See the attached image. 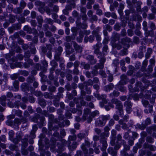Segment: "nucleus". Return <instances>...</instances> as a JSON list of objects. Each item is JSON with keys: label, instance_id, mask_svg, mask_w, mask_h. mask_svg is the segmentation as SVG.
<instances>
[{"label": "nucleus", "instance_id": "f257e3e1", "mask_svg": "<svg viewBox=\"0 0 156 156\" xmlns=\"http://www.w3.org/2000/svg\"><path fill=\"white\" fill-rule=\"evenodd\" d=\"M105 136L108 137V134H106L105 133H102L100 135L101 138L100 139V141L102 144V147L101 148V150L102 151H106V150L108 146L107 142V139L105 138Z\"/></svg>", "mask_w": 156, "mask_h": 156}, {"label": "nucleus", "instance_id": "f03ea898", "mask_svg": "<svg viewBox=\"0 0 156 156\" xmlns=\"http://www.w3.org/2000/svg\"><path fill=\"white\" fill-rule=\"evenodd\" d=\"M111 102L112 104L116 105V108L119 110L120 114H122L123 113L122 110L123 106L121 102L118 99L115 98L112 99Z\"/></svg>", "mask_w": 156, "mask_h": 156}, {"label": "nucleus", "instance_id": "7ed1b4c3", "mask_svg": "<svg viewBox=\"0 0 156 156\" xmlns=\"http://www.w3.org/2000/svg\"><path fill=\"white\" fill-rule=\"evenodd\" d=\"M142 2L140 1L137 2V12H147L148 10V8L147 6L144 7L142 9L140 8V5L142 4Z\"/></svg>", "mask_w": 156, "mask_h": 156}, {"label": "nucleus", "instance_id": "20e7f679", "mask_svg": "<svg viewBox=\"0 0 156 156\" xmlns=\"http://www.w3.org/2000/svg\"><path fill=\"white\" fill-rule=\"evenodd\" d=\"M93 12L91 10H89L87 13L88 16L92 21H97L98 20L97 16L96 15H93Z\"/></svg>", "mask_w": 156, "mask_h": 156}, {"label": "nucleus", "instance_id": "39448f33", "mask_svg": "<svg viewBox=\"0 0 156 156\" xmlns=\"http://www.w3.org/2000/svg\"><path fill=\"white\" fill-rule=\"evenodd\" d=\"M124 105L126 107V111L128 114L130 113L132 111L131 107L132 106V104L129 101H126L125 102Z\"/></svg>", "mask_w": 156, "mask_h": 156}, {"label": "nucleus", "instance_id": "423d86ee", "mask_svg": "<svg viewBox=\"0 0 156 156\" xmlns=\"http://www.w3.org/2000/svg\"><path fill=\"white\" fill-rule=\"evenodd\" d=\"M99 114V112L97 111H95L92 112L90 114V116L87 118V122L89 123L90 122L92 121V118L94 117L95 116L98 115Z\"/></svg>", "mask_w": 156, "mask_h": 156}, {"label": "nucleus", "instance_id": "0eeeda50", "mask_svg": "<svg viewBox=\"0 0 156 156\" xmlns=\"http://www.w3.org/2000/svg\"><path fill=\"white\" fill-rule=\"evenodd\" d=\"M121 80L119 83L121 85H125L128 82V80L126 76L125 75H122L121 76Z\"/></svg>", "mask_w": 156, "mask_h": 156}, {"label": "nucleus", "instance_id": "6e6552de", "mask_svg": "<svg viewBox=\"0 0 156 156\" xmlns=\"http://www.w3.org/2000/svg\"><path fill=\"white\" fill-rule=\"evenodd\" d=\"M131 133V131L130 130H128L127 132L125 133L123 136L124 138L126 140L129 139L131 136L130 134Z\"/></svg>", "mask_w": 156, "mask_h": 156}, {"label": "nucleus", "instance_id": "1a4fd4ad", "mask_svg": "<svg viewBox=\"0 0 156 156\" xmlns=\"http://www.w3.org/2000/svg\"><path fill=\"white\" fill-rule=\"evenodd\" d=\"M73 45L75 49L77 52H81L82 51V47L79 46L76 42H73Z\"/></svg>", "mask_w": 156, "mask_h": 156}, {"label": "nucleus", "instance_id": "9d476101", "mask_svg": "<svg viewBox=\"0 0 156 156\" xmlns=\"http://www.w3.org/2000/svg\"><path fill=\"white\" fill-rule=\"evenodd\" d=\"M92 34L94 36L96 37V39L97 41H99L101 40V37L100 35L98 34V32L94 30L92 32Z\"/></svg>", "mask_w": 156, "mask_h": 156}, {"label": "nucleus", "instance_id": "9b49d317", "mask_svg": "<svg viewBox=\"0 0 156 156\" xmlns=\"http://www.w3.org/2000/svg\"><path fill=\"white\" fill-rule=\"evenodd\" d=\"M108 152L113 156H116L117 152L114 151L112 147H109L108 149Z\"/></svg>", "mask_w": 156, "mask_h": 156}, {"label": "nucleus", "instance_id": "f8f14e48", "mask_svg": "<svg viewBox=\"0 0 156 156\" xmlns=\"http://www.w3.org/2000/svg\"><path fill=\"white\" fill-rule=\"evenodd\" d=\"M144 30L145 31V35L146 37H148L149 36H153L154 35V34L153 30Z\"/></svg>", "mask_w": 156, "mask_h": 156}, {"label": "nucleus", "instance_id": "ddd939ff", "mask_svg": "<svg viewBox=\"0 0 156 156\" xmlns=\"http://www.w3.org/2000/svg\"><path fill=\"white\" fill-rule=\"evenodd\" d=\"M105 124V123L104 122H103L102 120L100 119H99L98 121H97L95 122V125L96 126H103Z\"/></svg>", "mask_w": 156, "mask_h": 156}, {"label": "nucleus", "instance_id": "4468645a", "mask_svg": "<svg viewBox=\"0 0 156 156\" xmlns=\"http://www.w3.org/2000/svg\"><path fill=\"white\" fill-rule=\"evenodd\" d=\"M120 38V35L116 33L114 34L112 37V41L113 42L119 40Z\"/></svg>", "mask_w": 156, "mask_h": 156}, {"label": "nucleus", "instance_id": "2eb2a0df", "mask_svg": "<svg viewBox=\"0 0 156 156\" xmlns=\"http://www.w3.org/2000/svg\"><path fill=\"white\" fill-rule=\"evenodd\" d=\"M99 119H101L102 121L105 124L107 121L110 119V117L109 115L102 116L101 117L99 118Z\"/></svg>", "mask_w": 156, "mask_h": 156}, {"label": "nucleus", "instance_id": "dca6fc26", "mask_svg": "<svg viewBox=\"0 0 156 156\" xmlns=\"http://www.w3.org/2000/svg\"><path fill=\"white\" fill-rule=\"evenodd\" d=\"M114 87V86L112 83H110L108 85L105 86V88L106 91H109L112 89Z\"/></svg>", "mask_w": 156, "mask_h": 156}, {"label": "nucleus", "instance_id": "f3484780", "mask_svg": "<svg viewBox=\"0 0 156 156\" xmlns=\"http://www.w3.org/2000/svg\"><path fill=\"white\" fill-rule=\"evenodd\" d=\"M152 52V50L151 48H149L147 50V52L145 54V57L146 58H149L150 56L151 55Z\"/></svg>", "mask_w": 156, "mask_h": 156}, {"label": "nucleus", "instance_id": "a211bd4d", "mask_svg": "<svg viewBox=\"0 0 156 156\" xmlns=\"http://www.w3.org/2000/svg\"><path fill=\"white\" fill-rule=\"evenodd\" d=\"M6 99V97L5 96H3L1 97V100L0 101V102L2 106H5L6 105V104L5 102Z\"/></svg>", "mask_w": 156, "mask_h": 156}, {"label": "nucleus", "instance_id": "6ab92c4d", "mask_svg": "<svg viewBox=\"0 0 156 156\" xmlns=\"http://www.w3.org/2000/svg\"><path fill=\"white\" fill-rule=\"evenodd\" d=\"M129 70L127 72V74L128 75H131L133 74V72L134 70V68L133 66H129Z\"/></svg>", "mask_w": 156, "mask_h": 156}, {"label": "nucleus", "instance_id": "aec40b11", "mask_svg": "<svg viewBox=\"0 0 156 156\" xmlns=\"http://www.w3.org/2000/svg\"><path fill=\"white\" fill-rule=\"evenodd\" d=\"M94 53L96 54H98L99 53L100 48L99 44H97L96 45H94Z\"/></svg>", "mask_w": 156, "mask_h": 156}, {"label": "nucleus", "instance_id": "412c9836", "mask_svg": "<svg viewBox=\"0 0 156 156\" xmlns=\"http://www.w3.org/2000/svg\"><path fill=\"white\" fill-rule=\"evenodd\" d=\"M130 39L128 37H126L125 38L122 39L121 41V43L123 44H125L126 42L129 43L131 42Z\"/></svg>", "mask_w": 156, "mask_h": 156}, {"label": "nucleus", "instance_id": "4be33fe9", "mask_svg": "<svg viewBox=\"0 0 156 156\" xmlns=\"http://www.w3.org/2000/svg\"><path fill=\"white\" fill-rule=\"evenodd\" d=\"M12 112L13 113L15 114L17 116L19 117L21 116L22 114V112L20 110H13Z\"/></svg>", "mask_w": 156, "mask_h": 156}, {"label": "nucleus", "instance_id": "5701e85b", "mask_svg": "<svg viewBox=\"0 0 156 156\" xmlns=\"http://www.w3.org/2000/svg\"><path fill=\"white\" fill-rule=\"evenodd\" d=\"M112 45L113 48H117L118 50H120L122 48V46L120 44L113 43L112 44Z\"/></svg>", "mask_w": 156, "mask_h": 156}, {"label": "nucleus", "instance_id": "b1692460", "mask_svg": "<svg viewBox=\"0 0 156 156\" xmlns=\"http://www.w3.org/2000/svg\"><path fill=\"white\" fill-rule=\"evenodd\" d=\"M119 94V93L117 91L114 90V91L110 94V95L112 97H118Z\"/></svg>", "mask_w": 156, "mask_h": 156}, {"label": "nucleus", "instance_id": "393cba45", "mask_svg": "<svg viewBox=\"0 0 156 156\" xmlns=\"http://www.w3.org/2000/svg\"><path fill=\"white\" fill-rule=\"evenodd\" d=\"M122 142H123L122 144L124 147V150L126 151L129 150L130 149L129 146L128 145L126 144V142L124 140H122Z\"/></svg>", "mask_w": 156, "mask_h": 156}, {"label": "nucleus", "instance_id": "a878e982", "mask_svg": "<svg viewBox=\"0 0 156 156\" xmlns=\"http://www.w3.org/2000/svg\"><path fill=\"white\" fill-rule=\"evenodd\" d=\"M39 103L41 106L42 107H44L46 105L45 100L43 99H40L39 101Z\"/></svg>", "mask_w": 156, "mask_h": 156}, {"label": "nucleus", "instance_id": "bb28decb", "mask_svg": "<svg viewBox=\"0 0 156 156\" xmlns=\"http://www.w3.org/2000/svg\"><path fill=\"white\" fill-rule=\"evenodd\" d=\"M146 147L149 149L150 150L152 151H154L156 150V147H155L151 145L147 144L146 145Z\"/></svg>", "mask_w": 156, "mask_h": 156}, {"label": "nucleus", "instance_id": "cd10ccee", "mask_svg": "<svg viewBox=\"0 0 156 156\" xmlns=\"http://www.w3.org/2000/svg\"><path fill=\"white\" fill-rule=\"evenodd\" d=\"M35 80V79L34 76L29 77L27 79V81L29 83H31L34 81Z\"/></svg>", "mask_w": 156, "mask_h": 156}, {"label": "nucleus", "instance_id": "c85d7f7f", "mask_svg": "<svg viewBox=\"0 0 156 156\" xmlns=\"http://www.w3.org/2000/svg\"><path fill=\"white\" fill-rule=\"evenodd\" d=\"M155 15L154 14L150 13L148 14L147 18L149 20H152L154 19L155 18Z\"/></svg>", "mask_w": 156, "mask_h": 156}, {"label": "nucleus", "instance_id": "c756f323", "mask_svg": "<svg viewBox=\"0 0 156 156\" xmlns=\"http://www.w3.org/2000/svg\"><path fill=\"white\" fill-rule=\"evenodd\" d=\"M80 12L82 14H85L86 13L87 9L85 7L80 6Z\"/></svg>", "mask_w": 156, "mask_h": 156}, {"label": "nucleus", "instance_id": "7c9ffc66", "mask_svg": "<svg viewBox=\"0 0 156 156\" xmlns=\"http://www.w3.org/2000/svg\"><path fill=\"white\" fill-rule=\"evenodd\" d=\"M81 65L83 66L85 69H90V66L88 64H85V63H81Z\"/></svg>", "mask_w": 156, "mask_h": 156}, {"label": "nucleus", "instance_id": "2f4dec72", "mask_svg": "<svg viewBox=\"0 0 156 156\" xmlns=\"http://www.w3.org/2000/svg\"><path fill=\"white\" fill-rule=\"evenodd\" d=\"M147 141L149 143H152L154 142V139L150 136H148L146 138Z\"/></svg>", "mask_w": 156, "mask_h": 156}, {"label": "nucleus", "instance_id": "473e14b6", "mask_svg": "<svg viewBox=\"0 0 156 156\" xmlns=\"http://www.w3.org/2000/svg\"><path fill=\"white\" fill-rule=\"evenodd\" d=\"M81 18L82 20L84 21H86L88 19V18L86 13L83 14L81 16Z\"/></svg>", "mask_w": 156, "mask_h": 156}, {"label": "nucleus", "instance_id": "72a5a7b5", "mask_svg": "<svg viewBox=\"0 0 156 156\" xmlns=\"http://www.w3.org/2000/svg\"><path fill=\"white\" fill-rule=\"evenodd\" d=\"M13 86L17 90L19 88V83L17 81H15L13 83Z\"/></svg>", "mask_w": 156, "mask_h": 156}, {"label": "nucleus", "instance_id": "f704fd0d", "mask_svg": "<svg viewBox=\"0 0 156 156\" xmlns=\"http://www.w3.org/2000/svg\"><path fill=\"white\" fill-rule=\"evenodd\" d=\"M143 28L144 30H148L147 27V23L146 21H144L143 23Z\"/></svg>", "mask_w": 156, "mask_h": 156}, {"label": "nucleus", "instance_id": "c9c22d12", "mask_svg": "<svg viewBox=\"0 0 156 156\" xmlns=\"http://www.w3.org/2000/svg\"><path fill=\"white\" fill-rule=\"evenodd\" d=\"M150 27L152 30H154L156 29V27L155 23L152 22H150Z\"/></svg>", "mask_w": 156, "mask_h": 156}, {"label": "nucleus", "instance_id": "e433bc0d", "mask_svg": "<svg viewBox=\"0 0 156 156\" xmlns=\"http://www.w3.org/2000/svg\"><path fill=\"white\" fill-rule=\"evenodd\" d=\"M102 103H103V104H106L108 103L107 101L105 99V98L106 96L105 95H102Z\"/></svg>", "mask_w": 156, "mask_h": 156}, {"label": "nucleus", "instance_id": "4c0bfd02", "mask_svg": "<svg viewBox=\"0 0 156 156\" xmlns=\"http://www.w3.org/2000/svg\"><path fill=\"white\" fill-rule=\"evenodd\" d=\"M26 3L23 0H22L20 2V6L23 9L26 6Z\"/></svg>", "mask_w": 156, "mask_h": 156}, {"label": "nucleus", "instance_id": "58836bf2", "mask_svg": "<svg viewBox=\"0 0 156 156\" xmlns=\"http://www.w3.org/2000/svg\"><path fill=\"white\" fill-rule=\"evenodd\" d=\"M151 10L153 14H155L156 13V8L153 5L151 6Z\"/></svg>", "mask_w": 156, "mask_h": 156}, {"label": "nucleus", "instance_id": "ea45409f", "mask_svg": "<svg viewBox=\"0 0 156 156\" xmlns=\"http://www.w3.org/2000/svg\"><path fill=\"white\" fill-rule=\"evenodd\" d=\"M94 39V36L93 35H90L89 36L88 38V41L90 42H92Z\"/></svg>", "mask_w": 156, "mask_h": 156}, {"label": "nucleus", "instance_id": "a19ab883", "mask_svg": "<svg viewBox=\"0 0 156 156\" xmlns=\"http://www.w3.org/2000/svg\"><path fill=\"white\" fill-rule=\"evenodd\" d=\"M87 58L88 59H89L90 60H92L94 62V64L96 62V61L95 60H94V57L93 56L90 55H88L87 56Z\"/></svg>", "mask_w": 156, "mask_h": 156}, {"label": "nucleus", "instance_id": "79ce46f5", "mask_svg": "<svg viewBox=\"0 0 156 156\" xmlns=\"http://www.w3.org/2000/svg\"><path fill=\"white\" fill-rule=\"evenodd\" d=\"M39 24H42L43 22V20L42 17L41 16H38L37 18Z\"/></svg>", "mask_w": 156, "mask_h": 156}, {"label": "nucleus", "instance_id": "37998d69", "mask_svg": "<svg viewBox=\"0 0 156 156\" xmlns=\"http://www.w3.org/2000/svg\"><path fill=\"white\" fill-rule=\"evenodd\" d=\"M93 4L91 3V2H88L87 5V8L88 9H91L92 8V6H91L92 4Z\"/></svg>", "mask_w": 156, "mask_h": 156}, {"label": "nucleus", "instance_id": "c03bdc74", "mask_svg": "<svg viewBox=\"0 0 156 156\" xmlns=\"http://www.w3.org/2000/svg\"><path fill=\"white\" fill-rule=\"evenodd\" d=\"M45 35L46 36L48 37H51L52 36V33L49 31H47L45 33Z\"/></svg>", "mask_w": 156, "mask_h": 156}, {"label": "nucleus", "instance_id": "a18cd8bd", "mask_svg": "<svg viewBox=\"0 0 156 156\" xmlns=\"http://www.w3.org/2000/svg\"><path fill=\"white\" fill-rule=\"evenodd\" d=\"M14 122L15 124L19 125L21 124V121L18 118H16L14 120Z\"/></svg>", "mask_w": 156, "mask_h": 156}, {"label": "nucleus", "instance_id": "49530a36", "mask_svg": "<svg viewBox=\"0 0 156 156\" xmlns=\"http://www.w3.org/2000/svg\"><path fill=\"white\" fill-rule=\"evenodd\" d=\"M20 73L25 76H27L29 74L28 72L26 71H23L21 72Z\"/></svg>", "mask_w": 156, "mask_h": 156}, {"label": "nucleus", "instance_id": "de8ad7c7", "mask_svg": "<svg viewBox=\"0 0 156 156\" xmlns=\"http://www.w3.org/2000/svg\"><path fill=\"white\" fill-rule=\"evenodd\" d=\"M109 130L110 128H109V127L108 126H106L104 128V133L106 134L108 133V135L109 133H108Z\"/></svg>", "mask_w": 156, "mask_h": 156}, {"label": "nucleus", "instance_id": "09e8293b", "mask_svg": "<svg viewBox=\"0 0 156 156\" xmlns=\"http://www.w3.org/2000/svg\"><path fill=\"white\" fill-rule=\"evenodd\" d=\"M93 84V82L91 80H89L87 81L86 86H92Z\"/></svg>", "mask_w": 156, "mask_h": 156}, {"label": "nucleus", "instance_id": "8fccbe9b", "mask_svg": "<svg viewBox=\"0 0 156 156\" xmlns=\"http://www.w3.org/2000/svg\"><path fill=\"white\" fill-rule=\"evenodd\" d=\"M72 15L74 17H77L78 16V14L76 11L74 10L72 12Z\"/></svg>", "mask_w": 156, "mask_h": 156}, {"label": "nucleus", "instance_id": "3c124183", "mask_svg": "<svg viewBox=\"0 0 156 156\" xmlns=\"http://www.w3.org/2000/svg\"><path fill=\"white\" fill-rule=\"evenodd\" d=\"M113 80V77L112 74H110L108 77V80L109 82H112Z\"/></svg>", "mask_w": 156, "mask_h": 156}, {"label": "nucleus", "instance_id": "603ef678", "mask_svg": "<svg viewBox=\"0 0 156 156\" xmlns=\"http://www.w3.org/2000/svg\"><path fill=\"white\" fill-rule=\"evenodd\" d=\"M78 138H80V139H82L84 137V134L83 133H80L78 135Z\"/></svg>", "mask_w": 156, "mask_h": 156}, {"label": "nucleus", "instance_id": "864d4df0", "mask_svg": "<svg viewBox=\"0 0 156 156\" xmlns=\"http://www.w3.org/2000/svg\"><path fill=\"white\" fill-rule=\"evenodd\" d=\"M102 95L100 96V94H94L95 97L97 98L98 100H101L102 99V97L103 98Z\"/></svg>", "mask_w": 156, "mask_h": 156}, {"label": "nucleus", "instance_id": "5fc2aeb1", "mask_svg": "<svg viewBox=\"0 0 156 156\" xmlns=\"http://www.w3.org/2000/svg\"><path fill=\"white\" fill-rule=\"evenodd\" d=\"M69 139L71 140H75L76 139V136L75 135H74L73 136H70Z\"/></svg>", "mask_w": 156, "mask_h": 156}, {"label": "nucleus", "instance_id": "6e6d98bb", "mask_svg": "<svg viewBox=\"0 0 156 156\" xmlns=\"http://www.w3.org/2000/svg\"><path fill=\"white\" fill-rule=\"evenodd\" d=\"M142 102L144 105L146 107H147L149 104V102L147 101L144 100L142 101Z\"/></svg>", "mask_w": 156, "mask_h": 156}, {"label": "nucleus", "instance_id": "4d7b16f0", "mask_svg": "<svg viewBox=\"0 0 156 156\" xmlns=\"http://www.w3.org/2000/svg\"><path fill=\"white\" fill-rule=\"evenodd\" d=\"M109 41V38L108 36L105 37V38L103 41V43L104 44H106L108 43Z\"/></svg>", "mask_w": 156, "mask_h": 156}, {"label": "nucleus", "instance_id": "13d9d810", "mask_svg": "<svg viewBox=\"0 0 156 156\" xmlns=\"http://www.w3.org/2000/svg\"><path fill=\"white\" fill-rule=\"evenodd\" d=\"M90 112V109L88 108H86L84 109V114L87 115L89 114Z\"/></svg>", "mask_w": 156, "mask_h": 156}, {"label": "nucleus", "instance_id": "bf43d9fd", "mask_svg": "<svg viewBox=\"0 0 156 156\" xmlns=\"http://www.w3.org/2000/svg\"><path fill=\"white\" fill-rule=\"evenodd\" d=\"M129 88L130 89H131L130 90L132 92H136V88L134 87L133 88L132 86L130 85L129 87Z\"/></svg>", "mask_w": 156, "mask_h": 156}, {"label": "nucleus", "instance_id": "052dcab7", "mask_svg": "<svg viewBox=\"0 0 156 156\" xmlns=\"http://www.w3.org/2000/svg\"><path fill=\"white\" fill-rule=\"evenodd\" d=\"M92 97H93L92 96L87 95L86 96L85 99L88 101H91Z\"/></svg>", "mask_w": 156, "mask_h": 156}, {"label": "nucleus", "instance_id": "680f3d73", "mask_svg": "<svg viewBox=\"0 0 156 156\" xmlns=\"http://www.w3.org/2000/svg\"><path fill=\"white\" fill-rule=\"evenodd\" d=\"M82 149L84 153H87V150L85 146L84 145H82Z\"/></svg>", "mask_w": 156, "mask_h": 156}, {"label": "nucleus", "instance_id": "e2e57ef3", "mask_svg": "<svg viewBox=\"0 0 156 156\" xmlns=\"http://www.w3.org/2000/svg\"><path fill=\"white\" fill-rule=\"evenodd\" d=\"M77 143L76 142H73L72 144V148L73 149L76 148L77 147Z\"/></svg>", "mask_w": 156, "mask_h": 156}, {"label": "nucleus", "instance_id": "0e129e2a", "mask_svg": "<svg viewBox=\"0 0 156 156\" xmlns=\"http://www.w3.org/2000/svg\"><path fill=\"white\" fill-rule=\"evenodd\" d=\"M37 4L41 7H43L45 5V4L44 2L40 1L37 2Z\"/></svg>", "mask_w": 156, "mask_h": 156}, {"label": "nucleus", "instance_id": "69168bd1", "mask_svg": "<svg viewBox=\"0 0 156 156\" xmlns=\"http://www.w3.org/2000/svg\"><path fill=\"white\" fill-rule=\"evenodd\" d=\"M94 131L96 133L98 134H99L101 132V131L100 129L98 128H95L94 129Z\"/></svg>", "mask_w": 156, "mask_h": 156}, {"label": "nucleus", "instance_id": "338daca9", "mask_svg": "<svg viewBox=\"0 0 156 156\" xmlns=\"http://www.w3.org/2000/svg\"><path fill=\"white\" fill-rule=\"evenodd\" d=\"M79 64H80V62H79L78 61H76L74 63V67L75 68H77V67H78Z\"/></svg>", "mask_w": 156, "mask_h": 156}, {"label": "nucleus", "instance_id": "774afa93", "mask_svg": "<svg viewBox=\"0 0 156 156\" xmlns=\"http://www.w3.org/2000/svg\"><path fill=\"white\" fill-rule=\"evenodd\" d=\"M121 154L122 156H129L126 151H121Z\"/></svg>", "mask_w": 156, "mask_h": 156}]
</instances>
